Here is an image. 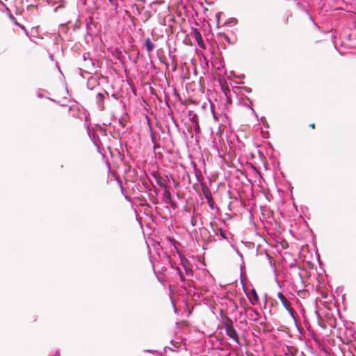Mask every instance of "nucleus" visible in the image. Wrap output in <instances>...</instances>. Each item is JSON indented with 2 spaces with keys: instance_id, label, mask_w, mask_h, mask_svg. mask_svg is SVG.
Returning a JSON list of instances; mask_svg holds the SVG:
<instances>
[{
  "instance_id": "f257e3e1",
  "label": "nucleus",
  "mask_w": 356,
  "mask_h": 356,
  "mask_svg": "<svg viewBox=\"0 0 356 356\" xmlns=\"http://www.w3.org/2000/svg\"><path fill=\"white\" fill-rule=\"evenodd\" d=\"M223 327L227 336L235 341L238 345L241 346L238 334L234 326L232 320L229 318L225 320Z\"/></svg>"
},
{
  "instance_id": "f03ea898",
  "label": "nucleus",
  "mask_w": 356,
  "mask_h": 356,
  "mask_svg": "<svg viewBox=\"0 0 356 356\" xmlns=\"http://www.w3.org/2000/svg\"><path fill=\"white\" fill-rule=\"evenodd\" d=\"M277 297L280 299V300L281 301L284 307L289 312L291 316L293 318H295V311L291 307V304L290 301L289 300H287L286 298L281 292H279L277 293Z\"/></svg>"
},
{
  "instance_id": "7ed1b4c3",
  "label": "nucleus",
  "mask_w": 356,
  "mask_h": 356,
  "mask_svg": "<svg viewBox=\"0 0 356 356\" xmlns=\"http://www.w3.org/2000/svg\"><path fill=\"white\" fill-rule=\"evenodd\" d=\"M109 95L108 92L106 90H104L102 92H98L96 95V103L97 105L98 108L100 111H103L105 109L104 105V100L106 97Z\"/></svg>"
},
{
  "instance_id": "20e7f679",
  "label": "nucleus",
  "mask_w": 356,
  "mask_h": 356,
  "mask_svg": "<svg viewBox=\"0 0 356 356\" xmlns=\"http://www.w3.org/2000/svg\"><path fill=\"white\" fill-rule=\"evenodd\" d=\"M203 193H204V195L206 200H207L208 204L212 203L213 197H212L211 191L208 188L204 189Z\"/></svg>"
},
{
  "instance_id": "39448f33",
  "label": "nucleus",
  "mask_w": 356,
  "mask_h": 356,
  "mask_svg": "<svg viewBox=\"0 0 356 356\" xmlns=\"http://www.w3.org/2000/svg\"><path fill=\"white\" fill-rule=\"evenodd\" d=\"M251 295H252V298H250V301L251 304H252V305L257 304L259 302V297L257 296V293L255 289L251 290Z\"/></svg>"
},
{
  "instance_id": "423d86ee",
  "label": "nucleus",
  "mask_w": 356,
  "mask_h": 356,
  "mask_svg": "<svg viewBox=\"0 0 356 356\" xmlns=\"http://www.w3.org/2000/svg\"><path fill=\"white\" fill-rule=\"evenodd\" d=\"M52 6L54 7V11L56 13V12H58L59 10V9L63 8L65 7V3L63 1H55L53 3Z\"/></svg>"
},
{
  "instance_id": "0eeeda50",
  "label": "nucleus",
  "mask_w": 356,
  "mask_h": 356,
  "mask_svg": "<svg viewBox=\"0 0 356 356\" xmlns=\"http://www.w3.org/2000/svg\"><path fill=\"white\" fill-rule=\"evenodd\" d=\"M145 47L148 52H151L154 48V45L149 38L145 40Z\"/></svg>"
},
{
  "instance_id": "6e6552de",
  "label": "nucleus",
  "mask_w": 356,
  "mask_h": 356,
  "mask_svg": "<svg viewBox=\"0 0 356 356\" xmlns=\"http://www.w3.org/2000/svg\"><path fill=\"white\" fill-rule=\"evenodd\" d=\"M83 58L85 61H88L90 64L94 65V63L92 62V60L90 58V54L89 52L84 53L83 54Z\"/></svg>"
},
{
  "instance_id": "1a4fd4ad",
  "label": "nucleus",
  "mask_w": 356,
  "mask_h": 356,
  "mask_svg": "<svg viewBox=\"0 0 356 356\" xmlns=\"http://www.w3.org/2000/svg\"><path fill=\"white\" fill-rule=\"evenodd\" d=\"M216 234L220 235L223 239H227L226 234L221 228L218 229V230L216 232Z\"/></svg>"
},
{
  "instance_id": "9d476101",
  "label": "nucleus",
  "mask_w": 356,
  "mask_h": 356,
  "mask_svg": "<svg viewBox=\"0 0 356 356\" xmlns=\"http://www.w3.org/2000/svg\"><path fill=\"white\" fill-rule=\"evenodd\" d=\"M9 17L11 19V21L16 25H19V23L17 22L16 19L11 15H9Z\"/></svg>"
},
{
  "instance_id": "9b49d317",
  "label": "nucleus",
  "mask_w": 356,
  "mask_h": 356,
  "mask_svg": "<svg viewBox=\"0 0 356 356\" xmlns=\"http://www.w3.org/2000/svg\"><path fill=\"white\" fill-rule=\"evenodd\" d=\"M18 26H19L22 30H23V31L25 32V33H26V35H28V31H27V30L26 29V28L24 27V26H23V25H22V24H19Z\"/></svg>"
},
{
  "instance_id": "f8f14e48",
  "label": "nucleus",
  "mask_w": 356,
  "mask_h": 356,
  "mask_svg": "<svg viewBox=\"0 0 356 356\" xmlns=\"http://www.w3.org/2000/svg\"><path fill=\"white\" fill-rule=\"evenodd\" d=\"M108 1L110 2L111 4H112L113 6H117V4L115 3V0H108Z\"/></svg>"
},
{
  "instance_id": "ddd939ff",
  "label": "nucleus",
  "mask_w": 356,
  "mask_h": 356,
  "mask_svg": "<svg viewBox=\"0 0 356 356\" xmlns=\"http://www.w3.org/2000/svg\"><path fill=\"white\" fill-rule=\"evenodd\" d=\"M209 205L210 207L213 208V201L212 202V203L209 204Z\"/></svg>"
},
{
  "instance_id": "4468645a",
  "label": "nucleus",
  "mask_w": 356,
  "mask_h": 356,
  "mask_svg": "<svg viewBox=\"0 0 356 356\" xmlns=\"http://www.w3.org/2000/svg\"><path fill=\"white\" fill-rule=\"evenodd\" d=\"M112 97H114L115 99H117V96H116V95H115V94H113V95H112Z\"/></svg>"
},
{
  "instance_id": "2eb2a0df",
  "label": "nucleus",
  "mask_w": 356,
  "mask_h": 356,
  "mask_svg": "<svg viewBox=\"0 0 356 356\" xmlns=\"http://www.w3.org/2000/svg\"><path fill=\"white\" fill-rule=\"evenodd\" d=\"M310 126H311L312 128H314V124H310Z\"/></svg>"
},
{
  "instance_id": "dca6fc26",
  "label": "nucleus",
  "mask_w": 356,
  "mask_h": 356,
  "mask_svg": "<svg viewBox=\"0 0 356 356\" xmlns=\"http://www.w3.org/2000/svg\"><path fill=\"white\" fill-rule=\"evenodd\" d=\"M198 35V37L201 39V35L200 33L197 34Z\"/></svg>"
}]
</instances>
